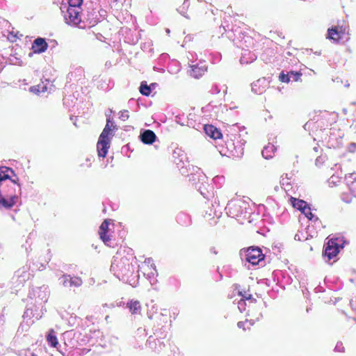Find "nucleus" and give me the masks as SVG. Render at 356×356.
Masks as SVG:
<instances>
[{
  "label": "nucleus",
  "instance_id": "6ab92c4d",
  "mask_svg": "<svg viewBox=\"0 0 356 356\" xmlns=\"http://www.w3.org/2000/svg\"><path fill=\"white\" fill-rule=\"evenodd\" d=\"M86 20L89 22V24L94 26L97 22V15L94 10L91 12L87 11Z\"/></svg>",
  "mask_w": 356,
  "mask_h": 356
},
{
  "label": "nucleus",
  "instance_id": "0eeeda50",
  "mask_svg": "<svg viewBox=\"0 0 356 356\" xmlns=\"http://www.w3.org/2000/svg\"><path fill=\"white\" fill-rule=\"evenodd\" d=\"M301 75L302 74L299 72L291 71L287 74H284V72H282L280 74L279 79L280 81L284 83H289L291 80L298 81Z\"/></svg>",
  "mask_w": 356,
  "mask_h": 356
},
{
  "label": "nucleus",
  "instance_id": "aec40b11",
  "mask_svg": "<svg viewBox=\"0 0 356 356\" xmlns=\"http://www.w3.org/2000/svg\"><path fill=\"white\" fill-rule=\"evenodd\" d=\"M151 86H148L147 82L143 81L140 86V92L143 95L149 96L151 93Z\"/></svg>",
  "mask_w": 356,
  "mask_h": 356
},
{
  "label": "nucleus",
  "instance_id": "cd10ccee",
  "mask_svg": "<svg viewBox=\"0 0 356 356\" xmlns=\"http://www.w3.org/2000/svg\"><path fill=\"white\" fill-rule=\"evenodd\" d=\"M188 0H184V3H183V7H182V10H181L180 8L179 9H177V11L181 14L183 16H184L186 18H188L186 15H185V13L183 11L184 9H185L186 8H188Z\"/></svg>",
  "mask_w": 356,
  "mask_h": 356
},
{
  "label": "nucleus",
  "instance_id": "2eb2a0df",
  "mask_svg": "<svg viewBox=\"0 0 356 356\" xmlns=\"http://www.w3.org/2000/svg\"><path fill=\"white\" fill-rule=\"evenodd\" d=\"M291 201L293 207L301 211H305L307 207V203L304 200L291 197Z\"/></svg>",
  "mask_w": 356,
  "mask_h": 356
},
{
  "label": "nucleus",
  "instance_id": "c756f323",
  "mask_svg": "<svg viewBox=\"0 0 356 356\" xmlns=\"http://www.w3.org/2000/svg\"><path fill=\"white\" fill-rule=\"evenodd\" d=\"M348 151L350 152H355L356 151V143H352L348 146Z\"/></svg>",
  "mask_w": 356,
  "mask_h": 356
},
{
  "label": "nucleus",
  "instance_id": "9d476101",
  "mask_svg": "<svg viewBox=\"0 0 356 356\" xmlns=\"http://www.w3.org/2000/svg\"><path fill=\"white\" fill-rule=\"evenodd\" d=\"M245 141L243 143L236 145V143L233 141H231L227 144V148H232L230 149L232 155L235 157H241L243 154V145H244Z\"/></svg>",
  "mask_w": 356,
  "mask_h": 356
},
{
  "label": "nucleus",
  "instance_id": "a211bd4d",
  "mask_svg": "<svg viewBox=\"0 0 356 356\" xmlns=\"http://www.w3.org/2000/svg\"><path fill=\"white\" fill-rule=\"evenodd\" d=\"M47 340L49 344L52 347H56V346L58 344L56 336L53 330H51L49 332V333L47 336Z\"/></svg>",
  "mask_w": 356,
  "mask_h": 356
},
{
  "label": "nucleus",
  "instance_id": "7ed1b4c3",
  "mask_svg": "<svg viewBox=\"0 0 356 356\" xmlns=\"http://www.w3.org/2000/svg\"><path fill=\"white\" fill-rule=\"evenodd\" d=\"M338 241L339 238H331L324 245L323 256L325 259H327V262L334 259L340 250L343 248V245H340Z\"/></svg>",
  "mask_w": 356,
  "mask_h": 356
},
{
  "label": "nucleus",
  "instance_id": "7c9ffc66",
  "mask_svg": "<svg viewBox=\"0 0 356 356\" xmlns=\"http://www.w3.org/2000/svg\"><path fill=\"white\" fill-rule=\"evenodd\" d=\"M211 92L213 94H218L220 92V90L218 88L217 86H214L212 87Z\"/></svg>",
  "mask_w": 356,
  "mask_h": 356
},
{
  "label": "nucleus",
  "instance_id": "f03ea898",
  "mask_svg": "<svg viewBox=\"0 0 356 356\" xmlns=\"http://www.w3.org/2000/svg\"><path fill=\"white\" fill-rule=\"evenodd\" d=\"M111 270L118 279L124 280L133 272L134 266L127 258L123 257L119 261L115 259L111 264Z\"/></svg>",
  "mask_w": 356,
  "mask_h": 356
},
{
  "label": "nucleus",
  "instance_id": "1a4fd4ad",
  "mask_svg": "<svg viewBox=\"0 0 356 356\" xmlns=\"http://www.w3.org/2000/svg\"><path fill=\"white\" fill-rule=\"evenodd\" d=\"M140 138L143 143L151 145L156 140V136L153 131L146 129L141 131Z\"/></svg>",
  "mask_w": 356,
  "mask_h": 356
},
{
  "label": "nucleus",
  "instance_id": "4468645a",
  "mask_svg": "<svg viewBox=\"0 0 356 356\" xmlns=\"http://www.w3.org/2000/svg\"><path fill=\"white\" fill-rule=\"evenodd\" d=\"M275 147L273 145L268 144L265 146L261 152V154L264 158L268 159L273 156Z\"/></svg>",
  "mask_w": 356,
  "mask_h": 356
},
{
  "label": "nucleus",
  "instance_id": "c85d7f7f",
  "mask_svg": "<svg viewBox=\"0 0 356 356\" xmlns=\"http://www.w3.org/2000/svg\"><path fill=\"white\" fill-rule=\"evenodd\" d=\"M334 350L337 352H344V347L341 342H338L334 348Z\"/></svg>",
  "mask_w": 356,
  "mask_h": 356
},
{
  "label": "nucleus",
  "instance_id": "5701e85b",
  "mask_svg": "<svg viewBox=\"0 0 356 356\" xmlns=\"http://www.w3.org/2000/svg\"><path fill=\"white\" fill-rule=\"evenodd\" d=\"M265 81V79H259L257 80L256 82H254L253 83H252V91H254L255 93H258V94H261L264 92V88H261L260 89L259 88L257 89L256 88V86H259V85L260 84L261 82H264Z\"/></svg>",
  "mask_w": 356,
  "mask_h": 356
},
{
  "label": "nucleus",
  "instance_id": "20e7f679",
  "mask_svg": "<svg viewBox=\"0 0 356 356\" xmlns=\"http://www.w3.org/2000/svg\"><path fill=\"white\" fill-rule=\"evenodd\" d=\"M264 258L261 250L257 247H250L248 248L245 253V260L252 265L259 264Z\"/></svg>",
  "mask_w": 356,
  "mask_h": 356
},
{
  "label": "nucleus",
  "instance_id": "393cba45",
  "mask_svg": "<svg viewBox=\"0 0 356 356\" xmlns=\"http://www.w3.org/2000/svg\"><path fill=\"white\" fill-rule=\"evenodd\" d=\"M34 316H35V315L33 314V309L30 308V307H27L23 314L24 321H25L26 319L31 320V318H33Z\"/></svg>",
  "mask_w": 356,
  "mask_h": 356
},
{
  "label": "nucleus",
  "instance_id": "4c0bfd02",
  "mask_svg": "<svg viewBox=\"0 0 356 356\" xmlns=\"http://www.w3.org/2000/svg\"><path fill=\"white\" fill-rule=\"evenodd\" d=\"M151 90L155 88L156 83H152L151 85Z\"/></svg>",
  "mask_w": 356,
  "mask_h": 356
},
{
  "label": "nucleus",
  "instance_id": "b1692460",
  "mask_svg": "<svg viewBox=\"0 0 356 356\" xmlns=\"http://www.w3.org/2000/svg\"><path fill=\"white\" fill-rule=\"evenodd\" d=\"M302 213L310 220L313 219H314V220H318V218L312 213L311 209L308 206L305 208V211H302Z\"/></svg>",
  "mask_w": 356,
  "mask_h": 356
},
{
  "label": "nucleus",
  "instance_id": "72a5a7b5",
  "mask_svg": "<svg viewBox=\"0 0 356 356\" xmlns=\"http://www.w3.org/2000/svg\"><path fill=\"white\" fill-rule=\"evenodd\" d=\"M238 294H239L240 296H243V298H247V299H251V298H252V296H251V295H250V296H249V297H248V298H247V297L244 296L242 294V293H241V292H240V291L238 292Z\"/></svg>",
  "mask_w": 356,
  "mask_h": 356
},
{
  "label": "nucleus",
  "instance_id": "37998d69",
  "mask_svg": "<svg viewBox=\"0 0 356 356\" xmlns=\"http://www.w3.org/2000/svg\"><path fill=\"white\" fill-rule=\"evenodd\" d=\"M285 177H286V179H289V178H288V175H287V174H286V175H285Z\"/></svg>",
  "mask_w": 356,
  "mask_h": 356
},
{
  "label": "nucleus",
  "instance_id": "ea45409f",
  "mask_svg": "<svg viewBox=\"0 0 356 356\" xmlns=\"http://www.w3.org/2000/svg\"><path fill=\"white\" fill-rule=\"evenodd\" d=\"M211 251H212L214 254H217V252H216L215 250L211 249Z\"/></svg>",
  "mask_w": 356,
  "mask_h": 356
},
{
  "label": "nucleus",
  "instance_id": "bb28decb",
  "mask_svg": "<svg viewBox=\"0 0 356 356\" xmlns=\"http://www.w3.org/2000/svg\"><path fill=\"white\" fill-rule=\"evenodd\" d=\"M120 119L122 121H126L129 118L127 110H124L120 112Z\"/></svg>",
  "mask_w": 356,
  "mask_h": 356
},
{
  "label": "nucleus",
  "instance_id": "a878e982",
  "mask_svg": "<svg viewBox=\"0 0 356 356\" xmlns=\"http://www.w3.org/2000/svg\"><path fill=\"white\" fill-rule=\"evenodd\" d=\"M350 178L353 179L351 184H350V190L354 193L356 196V175L353 177V175H350Z\"/></svg>",
  "mask_w": 356,
  "mask_h": 356
},
{
  "label": "nucleus",
  "instance_id": "6e6552de",
  "mask_svg": "<svg viewBox=\"0 0 356 356\" xmlns=\"http://www.w3.org/2000/svg\"><path fill=\"white\" fill-rule=\"evenodd\" d=\"M109 221L110 220L108 219L104 220V221L100 225L99 230L100 238L107 245H108V242L111 241L109 236L107 234L108 230Z\"/></svg>",
  "mask_w": 356,
  "mask_h": 356
},
{
  "label": "nucleus",
  "instance_id": "473e14b6",
  "mask_svg": "<svg viewBox=\"0 0 356 356\" xmlns=\"http://www.w3.org/2000/svg\"><path fill=\"white\" fill-rule=\"evenodd\" d=\"M244 325H245V322H243V321H239V322H238V323H237V326H238L239 328L245 329V328H244Z\"/></svg>",
  "mask_w": 356,
  "mask_h": 356
},
{
  "label": "nucleus",
  "instance_id": "4be33fe9",
  "mask_svg": "<svg viewBox=\"0 0 356 356\" xmlns=\"http://www.w3.org/2000/svg\"><path fill=\"white\" fill-rule=\"evenodd\" d=\"M155 268V266H154L153 270L147 274V277L149 279V282L152 285L154 284L156 282V279L155 276L157 275V272Z\"/></svg>",
  "mask_w": 356,
  "mask_h": 356
},
{
  "label": "nucleus",
  "instance_id": "f257e3e1",
  "mask_svg": "<svg viewBox=\"0 0 356 356\" xmlns=\"http://www.w3.org/2000/svg\"><path fill=\"white\" fill-rule=\"evenodd\" d=\"M112 113L113 110L109 109V114L106 113V115L107 117L106 124L99 136V140L97 145L98 155L99 156L103 158L106 156L108 149L109 147L110 140L108 138V134L111 131L110 123H111V125H113L110 115Z\"/></svg>",
  "mask_w": 356,
  "mask_h": 356
},
{
  "label": "nucleus",
  "instance_id": "2f4dec72",
  "mask_svg": "<svg viewBox=\"0 0 356 356\" xmlns=\"http://www.w3.org/2000/svg\"><path fill=\"white\" fill-rule=\"evenodd\" d=\"M243 305H245V302H244V300H243V299H241V300L239 301V302H238V309H239L241 312H242V309H243L242 308V307H243Z\"/></svg>",
  "mask_w": 356,
  "mask_h": 356
},
{
  "label": "nucleus",
  "instance_id": "423d86ee",
  "mask_svg": "<svg viewBox=\"0 0 356 356\" xmlns=\"http://www.w3.org/2000/svg\"><path fill=\"white\" fill-rule=\"evenodd\" d=\"M48 47V44L45 41V39L42 38H38L34 40L32 44V50L34 53L41 54L44 52Z\"/></svg>",
  "mask_w": 356,
  "mask_h": 356
},
{
  "label": "nucleus",
  "instance_id": "9b49d317",
  "mask_svg": "<svg viewBox=\"0 0 356 356\" xmlns=\"http://www.w3.org/2000/svg\"><path fill=\"white\" fill-rule=\"evenodd\" d=\"M191 70L189 71V74L191 76L199 79L201 77L204 72L207 71V67L205 65H193L191 66Z\"/></svg>",
  "mask_w": 356,
  "mask_h": 356
},
{
  "label": "nucleus",
  "instance_id": "49530a36",
  "mask_svg": "<svg viewBox=\"0 0 356 356\" xmlns=\"http://www.w3.org/2000/svg\"><path fill=\"white\" fill-rule=\"evenodd\" d=\"M32 356H36L35 355L33 354Z\"/></svg>",
  "mask_w": 356,
  "mask_h": 356
},
{
  "label": "nucleus",
  "instance_id": "c9c22d12",
  "mask_svg": "<svg viewBox=\"0 0 356 356\" xmlns=\"http://www.w3.org/2000/svg\"><path fill=\"white\" fill-rule=\"evenodd\" d=\"M284 179H285V178L282 176V181H281L282 184L284 185L286 182V184H288V182H286V180H284Z\"/></svg>",
  "mask_w": 356,
  "mask_h": 356
},
{
  "label": "nucleus",
  "instance_id": "dca6fc26",
  "mask_svg": "<svg viewBox=\"0 0 356 356\" xmlns=\"http://www.w3.org/2000/svg\"><path fill=\"white\" fill-rule=\"evenodd\" d=\"M38 297L40 300L46 302L48 298V288L47 286H42L37 289Z\"/></svg>",
  "mask_w": 356,
  "mask_h": 356
},
{
  "label": "nucleus",
  "instance_id": "f8f14e48",
  "mask_svg": "<svg viewBox=\"0 0 356 356\" xmlns=\"http://www.w3.org/2000/svg\"><path fill=\"white\" fill-rule=\"evenodd\" d=\"M205 133L213 139L220 138L222 136L221 132L213 125L204 126Z\"/></svg>",
  "mask_w": 356,
  "mask_h": 356
},
{
  "label": "nucleus",
  "instance_id": "79ce46f5",
  "mask_svg": "<svg viewBox=\"0 0 356 356\" xmlns=\"http://www.w3.org/2000/svg\"><path fill=\"white\" fill-rule=\"evenodd\" d=\"M26 325L28 327L29 326V323L27 321Z\"/></svg>",
  "mask_w": 356,
  "mask_h": 356
},
{
  "label": "nucleus",
  "instance_id": "f704fd0d",
  "mask_svg": "<svg viewBox=\"0 0 356 356\" xmlns=\"http://www.w3.org/2000/svg\"><path fill=\"white\" fill-rule=\"evenodd\" d=\"M284 179H285V178L282 176V181H281L282 184L284 185L286 182V184H288V182H286V180H284Z\"/></svg>",
  "mask_w": 356,
  "mask_h": 356
},
{
  "label": "nucleus",
  "instance_id": "c03bdc74",
  "mask_svg": "<svg viewBox=\"0 0 356 356\" xmlns=\"http://www.w3.org/2000/svg\"><path fill=\"white\" fill-rule=\"evenodd\" d=\"M35 318H36L37 320H38V319H39V316H35Z\"/></svg>",
  "mask_w": 356,
  "mask_h": 356
},
{
  "label": "nucleus",
  "instance_id": "e433bc0d",
  "mask_svg": "<svg viewBox=\"0 0 356 356\" xmlns=\"http://www.w3.org/2000/svg\"><path fill=\"white\" fill-rule=\"evenodd\" d=\"M284 179H285V178L282 176V181H281L282 184L284 185L286 182V184H288V182H286V180H284Z\"/></svg>",
  "mask_w": 356,
  "mask_h": 356
},
{
  "label": "nucleus",
  "instance_id": "412c9836",
  "mask_svg": "<svg viewBox=\"0 0 356 356\" xmlns=\"http://www.w3.org/2000/svg\"><path fill=\"white\" fill-rule=\"evenodd\" d=\"M29 90H30V92H31L34 94L38 95L40 92H44L47 90V86H40V85L31 86Z\"/></svg>",
  "mask_w": 356,
  "mask_h": 356
},
{
  "label": "nucleus",
  "instance_id": "ddd939ff",
  "mask_svg": "<svg viewBox=\"0 0 356 356\" xmlns=\"http://www.w3.org/2000/svg\"><path fill=\"white\" fill-rule=\"evenodd\" d=\"M341 32L342 31H339L338 26L330 28L327 30V38L333 40L334 41H338L341 38L340 34Z\"/></svg>",
  "mask_w": 356,
  "mask_h": 356
},
{
  "label": "nucleus",
  "instance_id": "58836bf2",
  "mask_svg": "<svg viewBox=\"0 0 356 356\" xmlns=\"http://www.w3.org/2000/svg\"><path fill=\"white\" fill-rule=\"evenodd\" d=\"M314 150L315 152H318V147H314Z\"/></svg>",
  "mask_w": 356,
  "mask_h": 356
},
{
  "label": "nucleus",
  "instance_id": "a19ab883",
  "mask_svg": "<svg viewBox=\"0 0 356 356\" xmlns=\"http://www.w3.org/2000/svg\"><path fill=\"white\" fill-rule=\"evenodd\" d=\"M166 32H167L168 33H170V30H169L168 29H166Z\"/></svg>",
  "mask_w": 356,
  "mask_h": 356
},
{
  "label": "nucleus",
  "instance_id": "f3484780",
  "mask_svg": "<svg viewBox=\"0 0 356 356\" xmlns=\"http://www.w3.org/2000/svg\"><path fill=\"white\" fill-rule=\"evenodd\" d=\"M127 307H129L131 314H135L140 312V304L138 301L131 300L130 302L127 303Z\"/></svg>",
  "mask_w": 356,
  "mask_h": 356
},
{
  "label": "nucleus",
  "instance_id": "a18cd8bd",
  "mask_svg": "<svg viewBox=\"0 0 356 356\" xmlns=\"http://www.w3.org/2000/svg\"><path fill=\"white\" fill-rule=\"evenodd\" d=\"M24 324H21V327H22V328L24 327Z\"/></svg>",
  "mask_w": 356,
  "mask_h": 356
},
{
  "label": "nucleus",
  "instance_id": "39448f33",
  "mask_svg": "<svg viewBox=\"0 0 356 356\" xmlns=\"http://www.w3.org/2000/svg\"><path fill=\"white\" fill-rule=\"evenodd\" d=\"M60 284L65 287H79L82 285L83 281L81 277L71 276L68 274H63L59 278Z\"/></svg>",
  "mask_w": 356,
  "mask_h": 356
}]
</instances>
